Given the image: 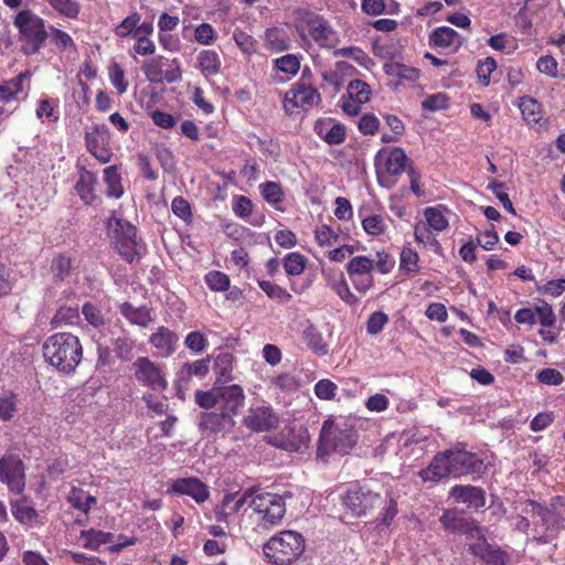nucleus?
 I'll return each mask as SVG.
<instances>
[{
  "instance_id": "nucleus-32",
  "label": "nucleus",
  "mask_w": 565,
  "mask_h": 565,
  "mask_svg": "<svg viewBox=\"0 0 565 565\" xmlns=\"http://www.w3.org/2000/svg\"><path fill=\"white\" fill-rule=\"evenodd\" d=\"M79 539L83 540L82 546L86 550L98 551L102 545L113 542L114 534L97 529L82 530Z\"/></svg>"
},
{
  "instance_id": "nucleus-56",
  "label": "nucleus",
  "mask_w": 565,
  "mask_h": 565,
  "mask_svg": "<svg viewBox=\"0 0 565 565\" xmlns=\"http://www.w3.org/2000/svg\"><path fill=\"white\" fill-rule=\"evenodd\" d=\"M18 396L13 392H7L0 395V419L9 422L13 418L18 409Z\"/></svg>"
},
{
  "instance_id": "nucleus-59",
  "label": "nucleus",
  "mask_w": 565,
  "mask_h": 565,
  "mask_svg": "<svg viewBox=\"0 0 565 565\" xmlns=\"http://www.w3.org/2000/svg\"><path fill=\"white\" fill-rule=\"evenodd\" d=\"M275 67L289 76H295L300 70V60L296 54H286L274 60Z\"/></svg>"
},
{
  "instance_id": "nucleus-35",
  "label": "nucleus",
  "mask_w": 565,
  "mask_h": 565,
  "mask_svg": "<svg viewBox=\"0 0 565 565\" xmlns=\"http://www.w3.org/2000/svg\"><path fill=\"white\" fill-rule=\"evenodd\" d=\"M119 310L131 324L146 328L152 321L151 311L147 307H135L130 302H124Z\"/></svg>"
},
{
  "instance_id": "nucleus-48",
  "label": "nucleus",
  "mask_w": 565,
  "mask_h": 565,
  "mask_svg": "<svg viewBox=\"0 0 565 565\" xmlns=\"http://www.w3.org/2000/svg\"><path fill=\"white\" fill-rule=\"evenodd\" d=\"M399 270L406 275H414L419 271V256L414 248L408 246L402 248Z\"/></svg>"
},
{
  "instance_id": "nucleus-58",
  "label": "nucleus",
  "mask_w": 565,
  "mask_h": 565,
  "mask_svg": "<svg viewBox=\"0 0 565 565\" xmlns=\"http://www.w3.org/2000/svg\"><path fill=\"white\" fill-rule=\"evenodd\" d=\"M140 13L136 11L132 12L115 28V34L120 39L130 36L135 32V30L140 25Z\"/></svg>"
},
{
  "instance_id": "nucleus-15",
  "label": "nucleus",
  "mask_w": 565,
  "mask_h": 565,
  "mask_svg": "<svg viewBox=\"0 0 565 565\" xmlns=\"http://www.w3.org/2000/svg\"><path fill=\"white\" fill-rule=\"evenodd\" d=\"M477 540L468 544V551L483 565H508L509 554L498 545L488 542L482 529L476 532Z\"/></svg>"
},
{
  "instance_id": "nucleus-55",
  "label": "nucleus",
  "mask_w": 565,
  "mask_h": 565,
  "mask_svg": "<svg viewBox=\"0 0 565 565\" xmlns=\"http://www.w3.org/2000/svg\"><path fill=\"white\" fill-rule=\"evenodd\" d=\"M307 264V258L298 253H288L284 258V269L289 276H298L303 273Z\"/></svg>"
},
{
  "instance_id": "nucleus-10",
  "label": "nucleus",
  "mask_w": 565,
  "mask_h": 565,
  "mask_svg": "<svg viewBox=\"0 0 565 565\" xmlns=\"http://www.w3.org/2000/svg\"><path fill=\"white\" fill-rule=\"evenodd\" d=\"M0 481L9 493L20 495L26 486L25 463L18 454L7 451L0 458Z\"/></svg>"
},
{
  "instance_id": "nucleus-33",
  "label": "nucleus",
  "mask_w": 565,
  "mask_h": 565,
  "mask_svg": "<svg viewBox=\"0 0 565 565\" xmlns=\"http://www.w3.org/2000/svg\"><path fill=\"white\" fill-rule=\"evenodd\" d=\"M301 338L313 353L318 355H326L328 353L329 347L323 340L322 333L315 324L309 322L303 329Z\"/></svg>"
},
{
  "instance_id": "nucleus-44",
  "label": "nucleus",
  "mask_w": 565,
  "mask_h": 565,
  "mask_svg": "<svg viewBox=\"0 0 565 565\" xmlns=\"http://www.w3.org/2000/svg\"><path fill=\"white\" fill-rule=\"evenodd\" d=\"M210 369V358L196 360L192 363H184L179 373V380L188 381L192 376L204 377Z\"/></svg>"
},
{
  "instance_id": "nucleus-8",
  "label": "nucleus",
  "mask_w": 565,
  "mask_h": 565,
  "mask_svg": "<svg viewBox=\"0 0 565 565\" xmlns=\"http://www.w3.org/2000/svg\"><path fill=\"white\" fill-rule=\"evenodd\" d=\"M249 507L257 515L258 526L265 530L278 525L286 513L285 500L280 495L269 492L254 495Z\"/></svg>"
},
{
  "instance_id": "nucleus-9",
  "label": "nucleus",
  "mask_w": 565,
  "mask_h": 565,
  "mask_svg": "<svg viewBox=\"0 0 565 565\" xmlns=\"http://www.w3.org/2000/svg\"><path fill=\"white\" fill-rule=\"evenodd\" d=\"M320 103V93L310 84L298 81L285 93L282 107L288 116H295L308 113Z\"/></svg>"
},
{
  "instance_id": "nucleus-11",
  "label": "nucleus",
  "mask_w": 565,
  "mask_h": 565,
  "mask_svg": "<svg viewBox=\"0 0 565 565\" xmlns=\"http://www.w3.org/2000/svg\"><path fill=\"white\" fill-rule=\"evenodd\" d=\"M86 150L102 164L111 161L110 131L105 124H93L85 130Z\"/></svg>"
},
{
  "instance_id": "nucleus-51",
  "label": "nucleus",
  "mask_w": 565,
  "mask_h": 565,
  "mask_svg": "<svg viewBox=\"0 0 565 565\" xmlns=\"http://www.w3.org/2000/svg\"><path fill=\"white\" fill-rule=\"evenodd\" d=\"M426 224H416L414 226L415 241L419 244L429 245L436 254H440L443 250L441 245Z\"/></svg>"
},
{
  "instance_id": "nucleus-6",
  "label": "nucleus",
  "mask_w": 565,
  "mask_h": 565,
  "mask_svg": "<svg viewBox=\"0 0 565 565\" xmlns=\"http://www.w3.org/2000/svg\"><path fill=\"white\" fill-rule=\"evenodd\" d=\"M296 29L301 38L310 35L320 47L334 49L339 43L338 33L330 22L313 11L298 10Z\"/></svg>"
},
{
  "instance_id": "nucleus-38",
  "label": "nucleus",
  "mask_w": 565,
  "mask_h": 565,
  "mask_svg": "<svg viewBox=\"0 0 565 565\" xmlns=\"http://www.w3.org/2000/svg\"><path fill=\"white\" fill-rule=\"evenodd\" d=\"M385 73L402 81L415 83L420 77V70L402 63L393 62L384 65Z\"/></svg>"
},
{
  "instance_id": "nucleus-40",
  "label": "nucleus",
  "mask_w": 565,
  "mask_h": 565,
  "mask_svg": "<svg viewBox=\"0 0 565 565\" xmlns=\"http://www.w3.org/2000/svg\"><path fill=\"white\" fill-rule=\"evenodd\" d=\"M67 501L74 509L84 514H88L92 507L97 502V499L82 488L73 487L67 497Z\"/></svg>"
},
{
  "instance_id": "nucleus-39",
  "label": "nucleus",
  "mask_w": 565,
  "mask_h": 565,
  "mask_svg": "<svg viewBox=\"0 0 565 565\" xmlns=\"http://www.w3.org/2000/svg\"><path fill=\"white\" fill-rule=\"evenodd\" d=\"M447 209L444 205L430 206L424 210L426 225L433 231L443 232L449 226L445 215Z\"/></svg>"
},
{
  "instance_id": "nucleus-23",
  "label": "nucleus",
  "mask_w": 565,
  "mask_h": 565,
  "mask_svg": "<svg viewBox=\"0 0 565 565\" xmlns=\"http://www.w3.org/2000/svg\"><path fill=\"white\" fill-rule=\"evenodd\" d=\"M245 394L237 384L220 386L218 407L222 412L228 413L232 417L244 406Z\"/></svg>"
},
{
  "instance_id": "nucleus-43",
  "label": "nucleus",
  "mask_w": 565,
  "mask_h": 565,
  "mask_svg": "<svg viewBox=\"0 0 565 565\" xmlns=\"http://www.w3.org/2000/svg\"><path fill=\"white\" fill-rule=\"evenodd\" d=\"M487 43L492 50L504 54H512L518 50L516 39L505 32L490 36Z\"/></svg>"
},
{
  "instance_id": "nucleus-53",
  "label": "nucleus",
  "mask_w": 565,
  "mask_h": 565,
  "mask_svg": "<svg viewBox=\"0 0 565 565\" xmlns=\"http://www.w3.org/2000/svg\"><path fill=\"white\" fill-rule=\"evenodd\" d=\"M204 281L207 287L215 292H222L230 289V276L220 270H211L205 274Z\"/></svg>"
},
{
  "instance_id": "nucleus-29",
  "label": "nucleus",
  "mask_w": 565,
  "mask_h": 565,
  "mask_svg": "<svg viewBox=\"0 0 565 565\" xmlns=\"http://www.w3.org/2000/svg\"><path fill=\"white\" fill-rule=\"evenodd\" d=\"M75 257L71 252L56 253L50 265V271L54 281H63L68 278L75 268Z\"/></svg>"
},
{
  "instance_id": "nucleus-5",
  "label": "nucleus",
  "mask_w": 565,
  "mask_h": 565,
  "mask_svg": "<svg viewBox=\"0 0 565 565\" xmlns=\"http://www.w3.org/2000/svg\"><path fill=\"white\" fill-rule=\"evenodd\" d=\"M356 440L358 434L352 425L347 422L335 423L332 419H327L321 427L318 452L320 455H330L331 452L344 455L354 447Z\"/></svg>"
},
{
  "instance_id": "nucleus-30",
  "label": "nucleus",
  "mask_w": 565,
  "mask_h": 565,
  "mask_svg": "<svg viewBox=\"0 0 565 565\" xmlns=\"http://www.w3.org/2000/svg\"><path fill=\"white\" fill-rule=\"evenodd\" d=\"M234 420L228 413L206 412L203 413L200 420V428L204 431L217 434L226 428L233 427Z\"/></svg>"
},
{
  "instance_id": "nucleus-57",
  "label": "nucleus",
  "mask_w": 565,
  "mask_h": 565,
  "mask_svg": "<svg viewBox=\"0 0 565 565\" xmlns=\"http://www.w3.org/2000/svg\"><path fill=\"white\" fill-rule=\"evenodd\" d=\"M61 15L76 19L81 11V4L75 0H44Z\"/></svg>"
},
{
  "instance_id": "nucleus-64",
  "label": "nucleus",
  "mask_w": 565,
  "mask_h": 565,
  "mask_svg": "<svg viewBox=\"0 0 565 565\" xmlns=\"http://www.w3.org/2000/svg\"><path fill=\"white\" fill-rule=\"evenodd\" d=\"M315 394L319 399L331 401L335 397L338 385L331 380H319L313 387Z\"/></svg>"
},
{
  "instance_id": "nucleus-63",
  "label": "nucleus",
  "mask_w": 565,
  "mask_h": 565,
  "mask_svg": "<svg viewBox=\"0 0 565 565\" xmlns=\"http://www.w3.org/2000/svg\"><path fill=\"white\" fill-rule=\"evenodd\" d=\"M109 79L116 88L118 95H122L128 89V82L125 78V71L118 63H113L109 68Z\"/></svg>"
},
{
  "instance_id": "nucleus-50",
  "label": "nucleus",
  "mask_w": 565,
  "mask_h": 565,
  "mask_svg": "<svg viewBox=\"0 0 565 565\" xmlns=\"http://www.w3.org/2000/svg\"><path fill=\"white\" fill-rule=\"evenodd\" d=\"M113 347L116 356L120 361L128 362L131 360L135 341L129 337L126 330H122V335L114 339Z\"/></svg>"
},
{
  "instance_id": "nucleus-61",
  "label": "nucleus",
  "mask_w": 565,
  "mask_h": 565,
  "mask_svg": "<svg viewBox=\"0 0 565 565\" xmlns=\"http://www.w3.org/2000/svg\"><path fill=\"white\" fill-rule=\"evenodd\" d=\"M339 234L327 224H321L315 230V239L321 247L332 246L339 241Z\"/></svg>"
},
{
  "instance_id": "nucleus-52",
  "label": "nucleus",
  "mask_w": 565,
  "mask_h": 565,
  "mask_svg": "<svg viewBox=\"0 0 565 565\" xmlns=\"http://www.w3.org/2000/svg\"><path fill=\"white\" fill-rule=\"evenodd\" d=\"M258 286L268 298L278 300L280 303H288L292 298L287 289L273 281L258 280Z\"/></svg>"
},
{
  "instance_id": "nucleus-13",
  "label": "nucleus",
  "mask_w": 565,
  "mask_h": 565,
  "mask_svg": "<svg viewBox=\"0 0 565 565\" xmlns=\"http://www.w3.org/2000/svg\"><path fill=\"white\" fill-rule=\"evenodd\" d=\"M163 56H156L143 63L141 70L147 79L156 84L162 82H167L168 84L179 82L182 78L180 61L172 58L167 70H163Z\"/></svg>"
},
{
  "instance_id": "nucleus-16",
  "label": "nucleus",
  "mask_w": 565,
  "mask_h": 565,
  "mask_svg": "<svg viewBox=\"0 0 565 565\" xmlns=\"http://www.w3.org/2000/svg\"><path fill=\"white\" fill-rule=\"evenodd\" d=\"M371 94L367 83L361 79L351 81L347 87V95L341 98L342 110L350 116H356L361 111V105L370 100Z\"/></svg>"
},
{
  "instance_id": "nucleus-18",
  "label": "nucleus",
  "mask_w": 565,
  "mask_h": 565,
  "mask_svg": "<svg viewBox=\"0 0 565 565\" xmlns=\"http://www.w3.org/2000/svg\"><path fill=\"white\" fill-rule=\"evenodd\" d=\"M439 522L449 533L472 535L480 532L481 529L476 520L461 516L455 509H446L439 518Z\"/></svg>"
},
{
  "instance_id": "nucleus-22",
  "label": "nucleus",
  "mask_w": 565,
  "mask_h": 565,
  "mask_svg": "<svg viewBox=\"0 0 565 565\" xmlns=\"http://www.w3.org/2000/svg\"><path fill=\"white\" fill-rule=\"evenodd\" d=\"M97 174L85 167L78 168V179L75 183V191L85 205H92L97 199Z\"/></svg>"
},
{
  "instance_id": "nucleus-49",
  "label": "nucleus",
  "mask_w": 565,
  "mask_h": 565,
  "mask_svg": "<svg viewBox=\"0 0 565 565\" xmlns=\"http://www.w3.org/2000/svg\"><path fill=\"white\" fill-rule=\"evenodd\" d=\"M349 276H360L362 274H373L374 259L369 256H354L345 265Z\"/></svg>"
},
{
  "instance_id": "nucleus-3",
  "label": "nucleus",
  "mask_w": 565,
  "mask_h": 565,
  "mask_svg": "<svg viewBox=\"0 0 565 565\" xmlns=\"http://www.w3.org/2000/svg\"><path fill=\"white\" fill-rule=\"evenodd\" d=\"M13 25L19 31L21 52L25 55L38 54L49 38L45 21L30 9L18 12Z\"/></svg>"
},
{
  "instance_id": "nucleus-1",
  "label": "nucleus",
  "mask_w": 565,
  "mask_h": 565,
  "mask_svg": "<svg viewBox=\"0 0 565 565\" xmlns=\"http://www.w3.org/2000/svg\"><path fill=\"white\" fill-rule=\"evenodd\" d=\"M79 338L71 332H56L42 344L44 361L63 375H73L83 360Z\"/></svg>"
},
{
  "instance_id": "nucleus-20",
  "label": "nucleus",
  "mask_w": 565,
  "mask_h": 565,
  "mask_svg": "<svg viewBox=\"0 0 565 565\" xmlns=\"http://www.w3.org/2000/svg\"><path fill=\"white\" fill-rule=\"evenodd\" d=\"M252 497V491L246 490L225 493L220 504L215 505L213 512L218 522H226L230 515L237 513Z\"/></svg>"
},
{
  "instance_id": "nucleus-41",
  "label": "nucleus",
  "mask_w": 565,
  "mask_h": 565,
  "mask_svg": "<svg viewBox=\"0 0 565 565\" xmlns=\"http://www.w3.org/2000/svg\"><path fill=\"white\" fill-rule=\"evenodd\" d=\"M361 224L364 232L370 236H380L385 233L387 224L381 214H364L360 211Z\"/></svg>"
},
{
  "instance_id": "nucleus-21",
  "label": "nucleus",
  "mask_w": 565,
  "mask_h": 565,
  "mask_svg": "<svg viewBox=\"0 0 565 565\" xmlns=\"http://www.w3.org/2000/svg\"><path fill=\"white\" fill-rule=\"evenodd\" d=\"M449 497L457 503H466L469 508L479 510L486 505V492L482 488L471 484H456L449 491Z\"/></svg>"
},
{
  "instance_id": "nucleus-12",
  "label": "nucleus",
  "mask_w": 565,
  "mask_h": 565,
  "mask_svg": "<svg viewBox=\"0 0 565 565\" xmlns=\"http://www.w3.org/2000/svg\"><path fill=\"white\" fill-rule=\"evenodd\" d=\"M451 476L459 478L480 475L484 469L483 460L475 452L461 448L447 449Z\"/></svg>"
},
{
  "instance_id": "nucleus-31",
  "label": "nucleus",
  "mask_w": 565,
  "mask_h": 565,
  "mask_svg": "<svg viewBox=\"0 0 565 565\" xmlns=\"http://www.w3.org/2000/svg\"><path fill=\"white\" fill-rule=\"evenodd\" d=\"M198 67L204 77H213L221 73L222 61L215 50H202L196 57Z\"/></svg>"
},
{
  "instance_id": "nucleus-46",
  "label": "nucleus",
  "mask_w": 565,
  "mask_h": 565,
  "mask_svg": "<svg viewBox=\"0 0 565 565\" xmlns=\"http://www.w3.org/2000/svg\"><path fill=\"white\" fill-rule=\"evenodd\" d=\"M519 108L529 124H537L541 119L542 106L533 97L523 96L520 98Z\"/></svg>"
},
{
  "instance_id": "nucleus-45",
  "label": "nucleus",
  "mask_w": 565,
  "mask_h": 565,
  "mask_svg": "<svg viewBox=\"0 0 565 565\" xmlns=\"http://www.w3.org/2000/svg\"><path fill=\"white\" fill-rule=\"evenodd\" d=\"M408 158L402 148H393L385 162L386 172L391 175H398L406 170Z\"/></svg>"
},
{
  "instance_id": "nucleus-37",
  "label": "nucleus",
  "mask_w": 565,
  "mask_h": 565,
  "mask_svg": "<svg viewBox=\"0 0 565 565\" xmlns=\"http://www.w3.org/2000/svg\"><path fill=\"white\" fill-rule=\"evenodd\" d=\"M104 182L106 184V194L108 198L120 199L124 195V186L121 184V175L119 167L116 164L104 169Z\"/></svg>"
},
{
  "instance_id": "nucleus-42",
  "label": "nucleus",
  "mask_w": 565,
  "mask_h": 565,
  "mask_svg": "<svg viewBox=\"0 0 565 565\" xmlns=\"http://www.w3.org/2000/svg\"><path fill=\"white\" fill-rule=\"evenodd\" d=\"M383 119L385 125L390 128L391 134H383L381 136V141L384 143L397 142L405 134L404 122L396 115L392 114L383 115Z\"/></svg>"
},
{
  "instance_id": "nucleus-36",
  "label": "nucleus",
  "mask_w": 565,
  "mask_h": 565,
  "mask_svg": "<svg viewBox=\"0 0 565 565\" xmlns=\"http://www.w3.org/2000/svg\"><path fill=\"white\" fill-rule=\"evenodd\" d=\"M266 47L274 52L279 53L289 50L290 39L284 29L274 26L265 32Z\"/></svg>"
},
{
  "instance_id": "nucleus-28",
  "label": "nucleus",
  "mask_w": 565,
  "mask_h": 565,
  "mask_svg": "<svg viewBox=\"0 0 565 565\" xmlns=\"http://www.w3.org/2000/svg\"><path fill=\"white\" fill-rule=\"evenodd\" d=\"M431 49L447 50L452 46L458 49L461 44L459 33L449 26H438L433 30L428 38Z\"/></svg>"
},
{
  "instance_id": "nucleus-60",
  "label": "nucleus",
  "mask_w": 565,
  "mask_h": 565,
  "mask_svg": "<svg viewBox=\"0 0 565 565\" xmlns=\"http://www.w3.org/2000/svg\"><path fill=\"white\" fill-rule=\"evenodd\" d=\"M195 403L205 409L218 406L220 403V386H214L209 391H196Z\"/></svg>"
},
{
  "instance_id": "nucleus-26",
  "label": "nucleus",
  "mask_w": 565,
  "mask_h": 565,
  "mask_svg": "<svg viewBox=\"0 0 565 565\" xmlns=\"http://www.w3.org/2000/svg\"><path fill=\"white\" fill-rule=\"evenodd\" d=\"M178 340L177 333L161 326L150 335L149 343L158 351L159 355L167 358L175 351Z\"/></svg>"
},
{
  "instance_id": "nucleus-25",
  "label": "nucleus",
  "mask_w": 565,
  "mask_h": 565,
  "mask_svg": "<svg viewBox=\"0 0 565 565\" xmlns=\"http://www.w3.org/2000/svg\"><path fill=\"white\" fill-rule=\"evenodd\" d=\"M449 476H451V471L447 450L437 454L428 467L419 471V477L424 482H438Z\"/></svg>"
},
{
  "instance_id": "nucleus-7",
  "label": "nucleus",
  "mask_w": 565,
  "mask_h": 565,
  "mask_svg": "<svg viewBox=\"0 0 565 565\" xmlns=\"http://www.w3.org/2000/svg\"><path fill=\"white\" fill-rule=\"evenodd\" d=\"M384 498L381 493L371 490L365 484L352 483L341 495V503L345 513L353 518H361L381 507Z\"/></svg>"
},
{
  "instance_id": "nucleus-14",
  "label": "nucleus",
  "mask_w": 565,
  "mask_h": 565,
  "mask_svg": "<svg viewBox=\"0 0 565 565\" xmlns=\"http://www.w3.org/2000/svg\"><path fill=\"white\" fill-rule=\"evenodd\" d=\"M135 379L143 386L154 391H164L168 382L162 369L147 356H139L132 363Z\"/></svg>"
},
{
  "instance_id": "nucleus-62",
  "label": "nucleus",
  "mask_w": 565,
  "mask_h": 565,
  "mask_svg": "<svg viewBox=\"0 0 565 565\" xmlns=\"http://www.w3.org/2000/svg\"><path fill=\"white\" fill-rule=\"evenodd\" d=\"M497 70V62L493 57L488 56L483 60H480L477 65V76L478 81L482 86H488L490 84V76Z\"/></svg>"
},
{
  "instance_id": "nucleus-19",
  "label": "nucleus",
  "mask_w": 565,
  "mask_h": 565,
  "mask_svg": "<svg viewBox=\"0 0 565 565\" xmlns=\"http://www.w3.org/2000/svg\"><path fill=\"white\" fill-rule=\"evenodd\" d=\"M243 422L253 431H268L277 426L278 417L274 414L271 407L259 406L249 408Z\"/></svg>"
},
{
  "instance_id": "nucleus-27",
  "label": "nucleus",
  "mask_w": 565,
  "mask_h": 565,
  "mask_svg": "<svg viewBox=\"0 0 565 565\" xmlns=\"http://www.w3.org/2000/svg\"><path fill=\"white\" fill-rule=\"evenodd\" d=\"M276 438L278 439V443L276 444L277 447L290 452H297L306 446L308 441V431L302 428H300L299 431H296L291 427H285Z\"/></svg>"
},
{
  "instance_id": "nucleus-24",
  "label": "nucleus",
  "mask_w": 565,
  "mask_h": 565,
  "mask_svg": "<svg viewBox=\"0 0 565 565\" xmlns=\"http://www.w3.org/2000/svg\"><path fill=\"white\" fill-rule=\"evenodd\" d=\"M9 504L14 520L20 524L28 527L42 524L39 520L40 514L31 504L30 498L21 497L20 499L10 500Z\"/></svg>"
},
{
  "instance_id": "nucleus-47",
  "label": "nucleus",
  "mask_w": 565,
  "mask_h": 565,
  "mask_svg": "<svg viewBox=\"0 0 565 565\" xmlns=\"http://www.w3.org/2000/svg\"><path fill=\"white\" fill-rule=\"evenodd\" d=\"M79 319L78 307L61 306L53 318L51 319V326L53 328H60L63 326H73Z\"/></svg>"
},
{
  "instance_id": "nucleus-17",
  "label": "nucleus",
  "mask_w": 565,
  "mask_h": 565,
  "mask_svg": "<svg viewBox=\"0 0 565 565\" xmlns=\"http://www.w3.org/2000/svg\"><path fill=\"white\" fill-rule=\"evenodd\" d=\"M168 492L191 497L196 503H203L210 497L209 487L196 477L179 478L174 480Z\"/></svg>"
},
{
  "instance_id": "nucleus-2",
  "label": "nucleus",
  "mask_w": 565,
  "mask_h": 565,
  "mask_svg": "<svg viewBox=\"0 0 565 565\" xmlns=\"http://www.w3.org/2000/svg\"><path fill=\"white\" fill-rule=\"evenodd\" d=\"M107 227L110 244L117 254L128 264L140 262L147 252V246L142 238L137 236V227L117 217H110Z\"/></svg>"
},
{
  "instance_id": "nucleus-34",
  "label": "nucleus",
  "mask_w": 565,
  "mask_h": 565,
  "mask_svg": "<svg viewBox=\"0 0 565 565\" xmlns=\"http://www.w3.org/2000/svg\"><path fill=\"white\" fill-rule=\"evenodd\" d=\"M30 71L20 73L0 85V102L9 103L17 99V96L23 90V83L31 77Z\"/></svg>"
},
{
  "instance_id": "nucleus-54",
  "label": "nucleus",
  "mask_w": 565,
  "mask_h": 565,
  "mask_svg": "<svg viewBox=\"0 0 565 565\" xmlns=\"http://www.w3.org/2000/svg\"><path fill=\"white\" fill-rule=\"evenodd\" d=\"M263 199L276 206L285 200V193L278 182L267 181L259 186Z\"/></svg>"
},
{
  "instance_id": "nucleus-4",
  "label": "nucleus",
  "mask_w": 565,
  "mask_h": 565,
  "mask_svg": "<svg viewBox=\"0 0 565 565\" xmlns=\"http://www.w3.org/2000/svg\"><path fill=\"white\" fill-rule=\"evenodd\" d=\"M263 551L273 565H289L303 553L305 537L296 531H280L264 544Z\"/></svg>"
}]
</instances>
